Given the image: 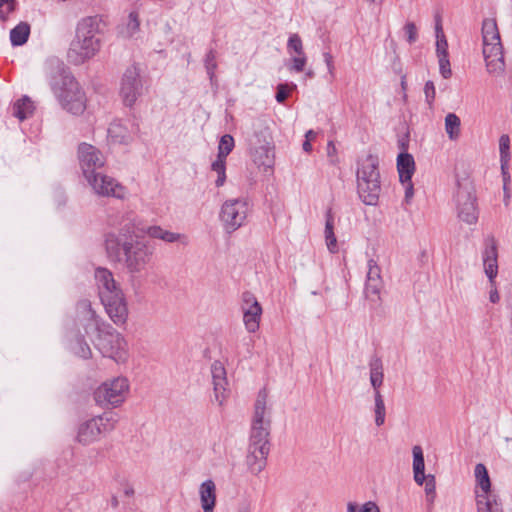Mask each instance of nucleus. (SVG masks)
Wrapping results in <instances>:
<instances>
[{"instance_id": "25", "label": "nucleus", "mask_w": 512, "mask_h": 512, "mask_svg": "<svg viewBox=\"0 0 512 512\" xmlns=\"http://www.w3.org/2000/svg\"><path fill=\"white\" fill-rule=\"evenodd\" d=\"M243 312V322L248 332L254 333L259 329L260 319L262 315V307L255 304L253 309H246Z\"/></svg>"}, {"instance_id": "18", "label": "nucleus", "mask_w": 512, "mask_h": 512, "mask_svg": "<svg viewBox=\"0 0 512 512\" xmlns=\"http://www.w3.org/2000/svg\"><path fill=\"white\" fill-rule=\"evenodd\" d=\"M497 259V242L494 236H488L485 239V249L483 251V265L484 272L492 285L494 284V279L498 274Z\"/></svg>"}, {"instance_id": "59", "label": "nucleus", "mask_w": 512, "mask_h": 512, "mask_svg": "<svg viewBox=\"0 0 512 512\" xmlns=\"http://www.w3.org/2000/svg\"><path fill=\"white\" fill-rule=\"evenodd\" d=\"M414 480L418 485H423V483L427 480V477L425 476L424 472H421V474H414Z\"/></svg>"}, {"instance_id": "55", "label": "nucleus", "mask_w": 512, "mask_h": 512, "mask_svg": "<svg viewBox=\"0 0 512 512\" xmlns=\"http://www.w3.org/2000/svg\"><path fill=\"white\" fill-rule=\"evenodd\" d=\"M146 232L152 238L161 239L164 229L161 228L160 226H150L148 227Z\"/></svg>"}, {"instance_id": "35", "label": "nucleus", "mask_w": 512, "mask_h": 512, "mask_svg": "<svg viewBox=\"0 0 512 512\" xmlns=\"http://www.w3.org/2000/svg\"><path fill=\"white\" fill-rule=\"evenodd\" d=\"M435 30H436V37H437V42H436L437 56L448 55V43H447L446 37L442 30L440 17L436 18Z\"/></svg>"}, {"instance_id": "54", "label": "nucleus", "mask_w": 512, "mask_h": 512, "mask_svg": "<svg viewBox=\"0 0 512 512\" xmlns=\"http://www.w3.org/2000/svg\"><path fill=\"white\" fill-rule=\"evenodd\" d=\"M306 56L298 55L297 57L292 58V66L291 69L295 70L296 72H302L304 70V67L306 65Z\"/></svg>"}, {"instance_id": "50", "label": "nucleus", "mask_w": 512, "mask_h": 512, "mask_svg": "<svg viewBox=\"0 0 512 512\" xmlns=\"http://www.w3.org/2000/svg\"><path fill=\"white\" fill-rule=\"evenodd\" d=\"M15 0H0V19L6 20L7 15L14 11Z\"/></svg>"}, {"instance_id": "51", "label": "nucleus", "mask_w": 512, "mask_h": 512, "mask_svg": "<svg viewBox=\"0 0 512 512\" xmlns=\"http://www.w3.org/2000/svg\"><path fill=\"white\" fill-rule=\"evenodd\" d=\"M435 477L433 475H428L427 480L425 481V492L428 496V501L432 504L435 498Z\"/></svg>"}, {"instance_id": "5", "label": "nucleus", "mask_w": 512, "mask_h": 512, "mask_svg": "<svg viewBox=\"0 0 512 512\" xmlns=\"http://www.w3.org/2000/svg\"><path fill=\"white\" fill-rule=\"evenodd\" d=\"M95 280L100 300L110 319L118 326L124 325L128 318L127 303L113 273L107 268L98 267L95 270Z\"/></svg>"}, {"instance_id": "47", "label": "nucleus", "mask_w": 512, "mask_h": 512, "mask_svg": "<svg viewBox=\"0 0 512 512\" xmlns=\"http://www.w3.org/2000/svg\"><path fill=\"white\" fill-rule=\"evenodd\" d=\"M367 280H382L381 279V269L378 266L377 262L374 259H370L368 261V272H367Z\"/></svg>"}, {"instance_id": "21", "label": "nucleus", "mask_w": 512, "mask_h": 512, "mask_svg": "<svg viewBox=\"0 0 512 512\" xmlns=\"http://www.w3.org/2000/svg\"><path fill=\"white\" fill-rule=\"evenodd\" d=\"M212 382L214 386L215 401L222 405L225 398L227 385L226 371L220 362H214L211 366Z\"/></svg>"}, {"instance_id": "52", "label": "nucleus", "mask_w": 512, "mask_h": 512, "mask_svg": "<svg viewBox=\"0 0 512 512\" xmlns=\"http://www.w3.org/2000/svg\"><path fill=\"white\" fill-rule=\"evenodd\" d=\"M407 41L412 44L417 40V28L413 22H408L404 26Z\"/></svg>"}, {"instance_id": "34", "label": "nucleus", "mask_w": 512, "mask_h": 512, "mask_svg": "<svg viewBox=\"0 0 512 512\" xmlns=\"http://www.w3.org/2000/svg\"><path fill=\"white\" fill-rule=\"evenodd\" d=\"M460 118L455 113H448L445 117V131L450 140H456L460 135Z\"/></svg>"}, {"instance_id": "49", "label": "nucleus", "mask_w": 512, "mask_h": 512, "mask_svg": "<svg viewBox=\"0 0 512 512\" xmlns=\"http://www.w3.org/2000/svg\"><path fill=\"white\" fill-rule=\"evenodd\" d=\"M255 304H260L255 295L250 291H245L242 294V311L246 309H253Z\"/></svg>"}, {"instance_id": "46", "label": "nucleus", "mask_w": 512, "mask_h": 512, "mask_svg": "<svg viewBox=\"0 0 512 512\" xmlns=\"http://www.w3.org/2000/svg\"><path fill=\"white\" fill-rule=\"evenodd\" d=\"M347 510L348 512H380L379 507L372 501L363 504L360 510H357V506L350 502L348 503Z\"/></svg>"}, {"instance_id": "26", "label": "nucleus", "mask_w": 512, "mask_h": 512, "mask_svg": "<svg viewBox=\"0 0 512 512\" xmlns=\"http://www.w3.org/2000/svg\"><path fill=\"white\" fill-rule=\"evenodd\" d=\"M370 367V382L374 389V392L379 391V388L383 384L384 373L383 363L381 358L373 356L369 362Z\"/></svg>"}, {"instance_id": "12", "label": "nucleus", "mask_w": 512, "mask_h": 512, "mask_svg": "<svg viewBox=\"0 0 512 512\" xmlns=\"http://www.w3.org/2000/svg\"><path fill=\"white\" fill-rule=\"evenodd\" d=\"M128 389V380L124 377H117L99 386L94 392V399L100 406L116 407L125 400Z\"/></svg>"}, {"instance_id": "4", "label": "nucleus", "mask_w": 512, "mask_h": 512, "mask_svg": "<svg viewBox=\"0 0 512 512\" xmlns=\"http://www.w3.org/2000/svg\"><path fill=\"white\" fill-rule=\"evenodd\" d=\"M100 22L98 16H88L78 22L75 37L67 51L69 63L81 65L97 54L101 47L100 39L96 37L100 32Z\"/></svg>"}, {"instance_id": "32", "label": "nucleus", "mask_w": 512, "mask_h": 512, "mask_svg": "<svg viewBox=\"0 0 512 512\" xmlns=\"http://www.w3.org/2000/svg\"><path fill=\"white\" fill-rule=\"evenodd\" d=\"M30 34V25L26 22H20L10 31V40L13 46H21L28 40Z\"/></svg>"}, {"instance_id": "16", "label": "nucleus", "mask_w": 512, "mask_h": 512, "mask_svg": "<svg viewBox=\"0 0 512 512\" xmlns=\"http://www.w3.org/2000/svg\"><path fill=\"white\" fill-rule=\"evenodd\" d=\"M143 84L140 78V70L133 65L128 67L123 74L120 87V95L126 106H133L137 98L142 94Z\"/></svg>"}, {"instance_id": "64", "label": "nucleus", "mask_w": 512, "mask_h": 512, "mask_svg": "<svg viewBox=\"0 0 512 512\" xmlns=\"http://www.w3.org/2000/svg\"><path fill=\"white\" fill-rule=\"evenodd\" d=\"M305 137H306V140L311 141L316 137V133L313 130H309L306 132Z\"/></svg>"}, {"instance_id": "56", "label": "nucleus", "mask_w": 512, "mask_h": 512, "mask_svg": "<svg viewBox=\"0 0 512 512\" xmlns=\"http://www.w3.org/2000/svg\"><path fill=\"white\" fill-rule=\"evenodd\" d=\"M181 238V235L179 233L170 232L167 230H164L161 240L173 243L178 241Z\"/></svg>"}, {"instance_id": "22", "label": "nucleus", "mask_w": 512, "mask_h": 512, "mask_svg": "<svg viewBox=\"0 0 512 512\" xmlns=\"http://www.w3.org/2000/svg\"><path fill=\"white\" fill-rule=\"evenodd\" d=\"M200 499L204 512H213L216 502V487L212 480L204 481L200 486Z\"/></svg>"}, {"instance_id": "41", "label": "nucleus", "mask_w": 512, "mask_h": 512, "mask_svg": "<svg viewBox=\"0 0 512 512\" xmlns=\"http://www.w3.org/2000/svg\"><path fill=\"white\" fill-rule=\"evenodd\" d=\"M413 453V472L414 474H421V472L425 471V461L423 450L421 446L415 445L412 449Z\"/></svg>"}, {"instance_id": "28", "label": "nucleus", "mask_w": 512, "mask_h": 512, "mask_svg": "<svg viewBox=\"0 0 512 512\" xmlns=\"http://www.w3.org/2000/svg\"><path fill=\"white\" fill-rule=\"evenodd\" d=\"M477 512H503L495 495H476Z\"/></svg>"}, {"instance_id": "39", "label": "nucleus", "mask_w": 512, "mask_h": 512, "mask_svg": "<svg viewBox=\"0 0 512 512\" xmlns=\"http://www.w3.org/2000/svg\"><path fill=\"white\" fill-rule=\"evenodd\" d=\"M204 66L211 83H213L216 78L215 70L217 69L216 51L214 49H210L205 55Z\"/></svg>"}, {"instance_id": "17", "label": "nucleus", "mask_w": 512, "mask_h": 512, "mask_svg": "<svg viewBox=\"0 0 512 512\" xmlns=\"http://www.w3.org/2000/svg\"><path fill=\"white\" fill-rule=\"evenodd\" d=\"M483 56L489 73L499 75L504 72L505 62L501 42L483 43Z\"/></svg>"}, {"instance_id": "3", "label": "nucleus", "mask_w": 512, "mask_h": 512, "mask_svg": "<svg viewBox=\"0 0 512 512\" xmlns=\"http://www.w3.org/2000/svg\"><path fill=\"white\" fill-rule=\"evenodd\" d=\"M78 159L85 179L97 195L124 198L125 188L114 178L98 172L105 164V158L99 149L91 144L81 143L78 147Z\"/></svg>"}, {"instance_id": "27", "label": "nucleus", "mask_w": 512, "mask_h": 512, "mask_svg": "<svg viewBox=\"0 0 512 512\" xmlns=\"http://www.w3.org/2000/svg\"><path fill=\"white\" fill-rule=\"evenodd\" d=\"M35 110L33 101L26 95L18 99L13 105V116L23 121L30 117Z\"/></svg>"}, {"instance_id": "62", "label": "nucleus", "mask_w": 512, "mask_h": 512, "mask_svg": "<svg viewBox=\"0 0 512 512\" xmlns=\"http://www.w3.org/2000/svg\"><path fill=\"white\" fill-rule=\"evenodd\" d=\"M335 151H336L335 145L333 144L332 141H329L328 145H327L328 156H331L333 153H335Z\"/></svg>"}, {"instance_id": "43", "label": "nucleus", "mask_w": 512, "mask_h": 512, "mask_svg": "<svg viewBox=\"0 0 512 512\" xmlns=\"http://www.w3.org/2000/svg\"><path fill=\"white\" fill-rule=\"evenodd\" d=\"M75 353L83 359H89L92 356V351L83 336L77 338Z\"/></svg>"}, {"instance_id": "63", "label": "nucleus", "mask_w": 512, "mask_h": 512, "mask_svg": "<svg viewBox=\"0 0 512 512\" xmlns=\"http://www.w3.org/2000/svg\"><path fill=\"white\" fill-rule=\"evenodd\" d=\"M302 147L305 152H310L312 150V145L309 140L304 141Z\"/></svg>"}, {"instance_id": "23", "label": "nucleus", "mask_w": 512, "mask_h": 512, "mask_svg": "<svg viewBox=\"0 0 512 512\" xmlns=\"http://www.w3.org/2000/svg\"><path fill=\"white\" fill-rule=\"evenodd\" d=\"M397 170L401 183L410 181L415 171V162L411 154L402 152L397 157Z\"/></svg>"}, {"instance_id": "15", "label": "nucleus", "mask_w": 512, "mask_h": 512, "mask_svg": "<svg viewBox=\"0 0 512 512\" xmlns=\"http://www.w3.org/2000/svg\"><path fill=\"white\" fill-rule=\"evenodd\" d=\"M274 147L269 135L261 131L250 140V156L258 167L271 168L274 163Z\"/></svg>"}, {"instance_id": "7", "label": "nucleus", "mask_w": 512, "mask_h": 512, "mask_svg": "<svg viewBox=\"0 0 512 512\" xmlns=\"http://www.w3.org/2000/svg\"><path fill=\"white\" fill-rule=\"evenodd\" d=\"M95 280L100 300L110 319L118 326L124 325L128 318L127 303L113 273L107 268L98 267L95 270Z\"/></svg>"}, {"instance_id": "13", "label": "nucleus", "mask_w": 512, "mask_h": 512, "mask_svg": "<svg viewBox=\"0 0 512 512\" xmlns=\"http://www.w3.org/2000/svg\"><path fill=\"white\" fill-rule=\"evenodd\" d=\"M248 203L244 199L227 200L221 208L220 219L227 233L241 227L247 217Z\"/></svg>"}, {"instance_id": "44", "label": "nucleus", "mask_w": 512, "mask_h": 512, "mask_svg": "<svg viewBox=\"0 0 512 512\" xmlns=\"http://www.w3.org/2000/svg\"><path fill=\"white\" fill-rule=\"evenodd\" d=\"M287 48L289 50H293L297 55H303V44L300 36L298 34H292L287 43Z\"/></svg>"}, {"instance_id": "61", "label": "nucleus", "mask_w": 512, "mask_h": 512, "mask_svg": "<svg viewBox=\"0 0 512 512\" xmlns=\"http://www.w3.org/2000/svg\"><path fill=\"white\" fill-rule=\"evenodd\" d=\"M398 145L403 152H405L408 148V142L404 138L399 139Z\"/></svg>"}, {"instance_id": "11", "label": "nucleus", "mask_w": 512, "mask_h": 512, "mask_svg": "<svg viewBox=\"0 0 512 512\" xmlns=\"http://www.w3.org/2000/svg\"><path fill=\"white\" fill-rule=\"evenodd\" d=\"M117 422V415L113 412L88 419L78 426L76 441L82 445L92 444L98 441L103 434L111 432Z\"/></svg>"}, {"instance_id": "60", "label": "nucleus", "mask_w": 512, "mask_h": 512, "mask_svg": "<svg viewBox=\"0 0 512 512\" xmlns=\"http://www.w3.org/2000/svg\"><path fill=\"white\" fill-rule=\"evenodd\" d=\"M489 298L492 303H497L499 301L500 297L496 289L490 291Z\"/></svg>"}, {"instance_id": "29", "label": "nucleus", "mask_w": 512, "mask_h": 512, "mask_svg": "<svg viewBox=\"0 0 512 512\" xmlns=\"http://www.w3.org/2000/svg\"><path fill=\"white\" fill-rule=\"evenodd\" d=\"M140 29V20L137 12L132 11L128 15L127 21L118 26V35L123 38L133 37Z\"/></svg>"}, {"instance_id": "24", "label": "nucleus", "mask_w": 512, "mask_h": 512, "mask_svg": "<svg viewBox=\"0 0 512 512\" xmlns=\"http://www.w3.org/2000/svg\"><path fill=\"white\" fill-rule=\"evenodd\" d=\"M107 137L114 144H129L133 137L131 133L120 122L114 121L109 125Z\"/></svg>"}, {"instance_id": "31", "label": "nucleus", "mask_w": 512, "mask_h": 512, "mask_svg": "<svg viewBox=\"0 0 512 512\" xmlns=\"http://www.w3.org/2000/svg\"><path fill=\"white\" fill-rule=\"evenodd\" d=\"M483 43L501 42L498 26L495 19H485L482 23Z\"/></svg>"}, {"instance_id": "33", "label": "nucleus", "mask_w": 512, "mask_h": 512, "mask_svg": "<svg viewBox=\"0 0 512 512\" xmlns=\"http://www.w3.org/2000/svg\"><path fill=\"white\" fill-rule=\"evenodd\" d=\"M475 478L477 481V485L482 489V495H492L490 493L491 490V481L487 471V468L484 464L478 463L475 466Z\"/></svg>"}, {"instance_id": "42", "label": "nucleus", "mask_w": 512, "mask_h": 512, "mask_svg": "<svg viewBox=\"0 0 512 512\" xmlns=\"http://www.w3.org/2000/svg\"><path fill=\"white\" fill-rule=\"evenodd\" d=\"M509 147H510V139L509 136L503 134L499 139V150H500V158H501V167L504 170V166L509 160Z\"/></svg>"}, {"instance_id": "57", "label": "nucleus", "mask_w": 512, "mask_h": 512, "mask_svg": "<svg viewBox=\"0 0 512 512\" xmlns=\"http://www.w3.org/2000/svg\"><path fill=\"white\" fill-rule=\"evenodd\" d=\"M323 58H324V61H325L326 65H327L329 73L331 75H333L334 64H333V57H332V55L329 52H324L323 53Z\"/></svg>"}, {"instance_id": "36", "label": "nucleus", "mask_w": 512, "mask_h": 512, "mask_svg": "<svg viewBox=\"0 0 512 512\" xmlns=\"http://www.w3.org/2000/svg\"><path fill=\"white\" fill-rule=\"evenodd\" d=\"M374 400H375V424L380 427L385 423V416H386V408L385 403L383 400V396L381 395L380 391H376L374 393Z\"/></svg>"}, {"instance_id": "19", "label": "nucleus", "mask_w": 512, "mask_h": 512, "mask_svg": "<svg viewBox=\"0 0 512 512\" xmlns=\"http://www.w3.org/2000/svg\"><path fill=\"white\" fill-rule=\"evenodd\" d=\"M269 452L270 450L248 445L246 465L252 474L258 475L262 470H264L267 465Z\"/></svg>"}, {"instance_id": "2", "label": "nucleus", "mask_w": 512, "mask_h": 512, "mask_svg": "<svg viewBox=\"0 0 512 512\" xmlns=\"http://www.w3.org/2000/svg\"><path fill=\"white\" fill-rule=\"evenodd\" d=\"M45 71L50 88L62 108L73 115H80L86 109L85 93L69 68L59 58H49Z\"/></svg>"}, {"instance_id": "10", "label": "nucleus", "mask_w": 512, "mask_h": 512, "mask_svg": "<svg viewBox=\"0 0 512 512\" xmlns=\"http://www.w3.org/2000/svg\"><path fill=\"white\" fill-rule=\"evenodd\" d=\"M458 218L469 224H476L479 217L475 187L468 177L457 179V190L454 196Z\"/></svg>"}, {"instance_id": "38", "label": "nucleus", "mask_w": 512, "mask_h": 512, "mask_svg": "<svg viewBox=\"0 0 512 512\" xmlns=\"http://www.w3.org/2000/svg\"><path fill=\"white\" fill-rule=\"evenodd\" d=\"M212 170L218 175L215 181L216 186L221 187L226 180V158L217 156L216 160L212 163Z\"/></svg>"}, {"instance_id": "9", "label": "nucleus", "mask_w": 512, "mask_h": 512, "mask_svg": "<svg viewBox=\"0 0 512 512\" xmlns=\"http://www.w3.org/2000/svg\"><path fill=\"white\" fill-rule=\"evenodd\" d=\"M267 398V390L265 388L261 389L254 404L249 445L270 450L271 412L267 408Z\"/></svg>"}, {"instance_id": "45", "label": "nucleus", "mask_w": 512, "mask_h": 512, "mask_svg": "<svg viewBox=\"0 0 512 512\" xmlns=\"http://www.w3.org/2000/svg\"><path fill=\"white\" fill-rule=\"evenodd\" d=\"M439 62V71L444 79H448L452 75L450 68L449 55L437 56Z\"/></svg>"}, {"instance_id": "6", "label": "nucleus", "mask_w": 512, "mask_h": 512, "mask_svg": "<svg viewBox=\"0 0 512 512\" xmlns=\"http://www.w3.org/2000/svg\"><path fill=\"white\" fill-rule=\"evenodd\" d=\"M95 280L100 300L110 319L118 326L124 325L128 318L127 303L113 273L107 268L98 267L95 270Z\"/></svg>"}, {"instance_id": "58", "label": "nucleus", "mask_w": 512, "mask_h": 512, "mask_svg": "<svg viewBox=\"0 0 512 512\" xmlns=\"http://www.w3.org/2000/svg\"><path fill=\"white\" fill-rule=\"evenodd\" d=\"M403 184L405 185V198L409 199L413 196L414 193L412 179L410 181H405Z\"/></svg>"}, {"instance_id": "8", "label": "nucleus", "mask_w": 512, "mask_h": 512, "mask_svg": "<svg viewBox=\"0 0 512 512\" xmlns=\"http://www.w3.org/2000/svg\"><path fill=\"white\" fill-rule=\"evenodd\" d=\"M377 156L369 154L359 162L357 189L359 197L366 205H376L381 192L380 173Z\"/></svg>"}, {"instance_id": "30", "label": "nucleus", "mask_w": 512, "mask_h": 512, "mask_svg": "<svg viewBox=\"0 0 512 512\" xmlns=\"http://www.w3.org/2000/svg\"><path fill=\"white\" fill-rule=\"evenodd\" d=\"M325 240L328 250L331 253L338 251L337 239L334 233V217L331 208L326 211Z\"/></svg>"}, {"instance_id": "1", "label": "nucleus", "mask_w": 512, "mask_h": 512, "mask_svg": "<svg viewBox=\"0 0 512 512\" xmlns=\"http://www.w3.org/2000/svg\"><path fill=\"white\" fill-rule=\"evenodd\" d=\"M104 247L107 259L124 266L132 276L143 272L153 256L152 247L135 235V225L131 221L117 232L106 233Z\"/></svg>"}, {"instance_id": "48", "label": "nucleus", "mask_w": 512, "mask_h": 512, "mask_svg": "<svg viewBox=\"0 0 512 512\" xmlns=\"http://www.w3.org/2000/svg\"><path fill=\"white\" fill-rule=\"evenodd\" d=\"M424 94L426 103L428 104L429 108H432L436 96V89L433 81L429 80L425 83Z\"/></svg>"}, {"instance_id": "20", "label": "nucleus", "mask_w": 512, "mask_h": 512, "mask_svg": "<svg viewBox=\"0 0 512 512\" xmlns=\"http://www.w3.org/2000/svg\"><path fill=\"white\" fill-rule=\"evenodd\" d=\"M77 316L80 321L85 322L84 328L86 333L88 332L89 326H94L95 330L100 326H105V323L96 314L92 308L91 302L87 299H82L77 302Z\"/></svg>"}, {"instance_id": "37", "label": "nucleus", "mask_w": 512, "mask_h": 512, "mask_svg": "<svg viewBox=\"0 0 512 512\" xmlns=\"http://www.w3.org/2000/svg\"><path fill=\"white\" fill-rule=\"evenodd\" d=\"M383 287L382 280H378L377 282L374 280H366L365 284V296L372 302H377L380 300V291Z\"/></svg>"}, {"instance_id": "14", "label": "nucleus", "mask_w": 512, "mask_h": 512, "mask_svg": "<svg viewBox=\"0 0 512 512\" xmlns=\"http://www.w3.org/2000/svg\"><path fill=\"white\" fill-rule=\"evenodd\" d=\"M96 331L98 334L95 346L103 356L114 358L125 350V339L110 325L100 326Z\"/></svg>"}, {"instance_id": "40", "label": "nucleus", "mask_w": 512, "mask_h": 512, "mask_svg": "<svg viewBox=\"0 0 512 512\" xmlns=\"http://www.w3.org/2000/svg\"><path fill=\"white\" fill-rule=\"evenodd\" d=\"M233 148L234 138L230 134H225L220 139L217 156H220L221 158H227V156L232 152Z\"/></svg>"}, {"instance_id": "53", "label": "nucleus", "mask_w": 512, "mask_h": 512, "mask_svg": "<svg viewBox=\"0 0 512 512\" xmlns=\"http://www.w3.org/2000/svg\"><path fill=\"white\" fill-rule=\"evenodd\" d=\"M290 93V89L287 84H279L277 86V91L275 98L277 102L284 103V101L288 98Z\"/></svg>"}]
</instances>
